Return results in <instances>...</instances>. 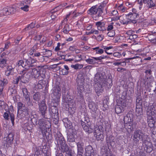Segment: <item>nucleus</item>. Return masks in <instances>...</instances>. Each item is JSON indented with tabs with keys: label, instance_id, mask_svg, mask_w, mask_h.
Here are the masks:
<instances>
[{
	"label": "nucleus",
	"instance_id": "nucleus-1",
	"mask_svg": "<svg viewBox=\"0 0 156 156\" xmlns=\"http://www.w3.org/2000/svg\"><path fill=\"white\" fill-rule=\"evenodd\" d=\"M55 139L56 142L57 146L59 147L62 152L66 153L65 156H73L71 154V150L69 149L64 138L60 132H58L55 135Z\"/></svg>",
	"mask_w": 156,
	"mask_h": 156
},
{
	"label": "nucleus",
	"instance_id": "nucleus-2",
	"mask_svg": "<svg viewBox=\"0 0 156 156\" xmlns=\"http://www.w3.org/2000/svg\"><path fill=\"white\" fill-rule=\"evenodd\" d=\"M38 127L43 136H45L47 139L51 137V135L49 132L51 130V123L48 118L41 119L38 122Z\"/></svg>",
	"mask_w": 156,
	"mask_h": 156
},
{
	"label": "nucleus",
	"instance_id": "nucleus-3",
	"mask_svg": "<svg viewBox=\"0 0 156 156\" xmlns=\"http://www.w3.org/2000/svg\"><path fill=\"white\" fill-rule=\"evenodd\" d=\"M141 139L144 143H148L150 141L149 136L147 134L143 133L141 130H136L134 131L133 138L134 144H137L139 143V140Z\"/></svg>",
	"mask_w": 156,
	"mask_h": 156
},
{
	"label": "nucleus",
	"instance_id": "nucleus-4",
	"mask_svg": "<svg viewBox=\"0 0 156 156\" xmlns=\"http://www.w3.org/2000/svg\"><path fill=\"white\" fill-rule=\"evenodd\" d=\"M101 6H94L88 11V14L91 15H97L98 17H102L103 15V11L102 10Z\"/></svg>",
	"mask_w": 156,
	"mask_h": 156
},
{
	"label": "nucleus",
	"instance_id": "nucleus-5",
	"mask_svg": "<svg viewBox=\"0 0 156 156\" xmlns=\"http://www.w3.org/2000/svg\"><path fill=\"white\" fill-rule=\"evenodd\" d=\"M67 99V98L66 99ZM67 100L65 99L66 102L67 103V105H66V108H68V110L69 113L71 117H72L73 115L76 112V104L74 102L73 100L71 99L69 100V101H67Z\"/></svg>",
	"mask_w": 156,
	"mask_h": 156
},
{
	"label": "nucleus",
	"instance_id": "nucleus-6",
	"mask_svg": "<svg viewBox=\"0 0 156 156\" xmlns=\"http://www.w3.org/2000/svg\"><path fill=\"white\" fill-rule=\"evenodd\" d=\"M39 109L42 116L44 118L43 119H45V115L47 113V106L45 103V101L42 100L41 102L38 104Z\"/></svg>",
	"mask_w": 156,
	"mask_h": 156
},
{
	"label": "nucleus",
	"instance_id": "nucleus-7",
	"mask_svg": "<svg viewBox=\"0 0 156 156\" xmlns=\"http://www.w3.org/2000/svg\"><path fill=\"white\" fill-rule=\"evenodd\" d=\"M28 70V68H25L20 72V74H22L20 77L22 79V82L23 83H26L29 80L30 78V76L28 75L27 73Z\"/></svg>",
	"mask_w": 156,
	"mask_h": 156
},
{
	"label": "nucleus",
	"instance_id": "nucleus-8",
	"mask_svg": "<svg viewBox=\"0 0 156 156\" xmlns=\"http://www.w3.org/2000/svg\"><path fill=\"white\" fill-rule=\"evenodd\" d=\"M14 136V133L11 132L8 134L7 137L4 138V140L5 141L7 146L10 147L13 144Z\"/></svg>",
	"mask_w": 156,
	"mask_h": 156
},
{
	"label": "nucleus",
	"instance_id": "nucleus-9",
	"mask_svg": "<svg viewBox=\"0 0 156 156\" xmlns=\"http://www.w3.org/2000/svg\"><path fill=\"white\" fill-rule=\"evenodd\" d=\"M49 112L51 117L53 119H56L58 117V110L57 107L51 106L49 109Z\"/></svg>",
	"mask_w": 156,
	"mask_h": 156
},
{
	"label": "nucleus",
	"instance_id": "nucleus-10",
	"mask_svg": "<svg viewBox=\"0 0 156 156\" xmlns=\"http://www.w3.org/2000/svg\"><path fill=\"white\" fill-rule=\"evenodd\" d=\"M61 88L59 87H56L52 94V97L54 100L56 101H58L61 96Z\"/></svg>",
	"mask_w": 156,
	"mask_h": 156
},
{
	"label": "nucleus",
	"instance_id": "nucleus-11",
	"mask_svg": "<svg viewBox=\"0 0 156 156\" xmlns=\"http://www.w3.org/2000/svg\"><path fill=\"white\" fill-rule=\"evenodd\" d=\"M94 136L96 137L97 140L98 141H102L104 138L103 132L100 130V129H95L94 133Z\"/></svg>",
	"mask_w": 156,
	"mask_h": 156
},
{
	"label": "nucleus",
	"instance_id": "nucleus-12",
	"mask_svg": "<svg viewBox=\"0 0 156 156\" xmlns=\"http://www.w3.org/2000/svg\"><path fill=\"white\" fill-rule=\"evenodd\" d=\"M81 124L84 130L88 134L92 133L93 131V129L92 127L86 124V123L82 120L81 122Z\"/></svg>",
	"mask_w": 156,
	"mask_h": 156
},
{
	"label": "nucleus",
	"instance_id": "nucleus-13",
	"mask_svg": "<svg viewBox=\"0 0 156 156\" xmlns=\"http://www.w3.org/2000/svg\"><path fill=\"white\" fill-rule=\"evenodd\" d=\"M105 76L101 73H98L95 74L94 79L97 83H102L105 80Z\"/></svg>",
	"mask_w": 156,
	"mask_h": 156
},
{
	"label": "nucleus",
	"instance_id": "nucleus-14",
	"mask_svg": "<svg viewBox=\"0 0 156 156\" xmlns=\"http://www.w3.org/2000/svg\"><path fill=\"white\" fill-rule=\"evenodd\" d=\"M75 134L72 129H69L68 131L67 136V140L69 142H73L75 141Z\"/></svg>",
	"mask_w": 156,
	"mask_h": 156
},
{
	"label": "nucleus",
	"instance_id": "nucleus-15",
	"mask_svg": "<svg viewBox=\"0 0 156 156\" xmlns=\"http://www.w3.org/2000/svg\"><path fill=\"white\" fill-rule=\"evenodd\" d=\"M29 69L31 70L30 71L31 73V74L34 76V77L37 79H38L39 80L41 78H43L42 77L40 74V72L35 68L30 69Z\"/></svg>",
	"mask_w": 156,
	"mask_h": 156
},
{
	"label": "nucleus",
	"instance_id": "nucleus-16",
	"mask_svg": "<svg viewBox=\"0 0 156 156\" xmlns=\"http://www.w3.org/2000/svg\"><path fill=\"white\" fill-rule=\"evenodd\" d=\"M77 147V156H82L83 147L84 145V143L82 141H80L76 143Z\"/></svg>",
	"mask_w": 156,
	"mask_h": 156
},
{
	"label": "nucleus",
	"instance_id": "nucleus-17",
	"mask_svg": "<svg viewBox=\"0 0 156 156\" xmlns=\"http://www.w3.org/2000/svg\"><path fill=\"white\" fill-rule=\"evenodd\" d=\"M43 78H41L40 79V80L39 81L37 84L36 86V87L38 89H42L43 87H45V90H47L48 89V88L46 86L47 85V84L46 85V81H42Z\"/></svg>",
	"mask_w": 156,
	"mask_h": 156
},
{
	"label": "nucleus",
	"instance_id": "nucleus-18",
	"mask_svg": "<svg viewBox=\"0 0 156 156\" xmlns=\"http://www.w3.org/2000/svg\"><path fill=\"white\" fill-rule=\"evenodd\" d=\"M9 114L12 123V125H13L14 123V115L13 113H10L9 111L8 112V113L5 112L3 114V117L6 120H8L9 119Z\"/></svg>",
	"mask_w": 156,
	"mask_h": 156
},
{
	"label": "nucleus",
	"instance_id": "nucleus-19",
	"mask_svg": "<svg viewBox=\"0 0 156 156\" xmlns=\"http://www.w3.org/2000/svg\"><path fill=\"white\" fill-rule=\"evenodd\" d=\"M30 53L31 55L37 57L40 62H43L44 60V57L43 56V54L41 55L40 52H34L33 51H31Z\"/></svg>",
	"mask_w": 156,
	"mask_h": 156
},
{
	"label": "nucleus",
	"instance_id": "nucleus-20",
	"mask_svg": "<svg viewBox=\"0 0 156 156\" xmlns=\"http://www.w3.org/2000/svg\"><path fill=\"white\" fill-rule=\"evenodd\" d=\"M155 108L154 110L153 108L151 109V108H148L147 112V118H154L155 115Z\"/></svg>",
	"mask_w": 156,
	"mask_h": 156
},
{
	"label": "nucleus",
	"instance_id": "nucleus-21",
	"mask_svg": "<svg viewBox=\"0 0 156 156\" xmlns=\"http://www.w3.org/2000/svg\"><path fill=\"white\" fill-rule=\"evenodd\" d=\"M62 121L64 122V126L66 128H69V129H71L73 128V126L72 122L69 120L67 118L63 119Z\"/></svg>",
	"mask_w": 156,
	"mask_h": 156
},
{
	"label": "nucleus",
	"instance_id": "nucleus-22",
	"mask_svg": "<svg viewBox=\"0 0 156 156\" xmlns=\"http://www.w3.org/2000/svg\"><path fill=\"white\" fill-rule=\"evenodd\" d=\"M96 25L98 29L101 31H103L106 30V28L105 27V23L104 22H101V21L98 22L96 23Z\"/></svg>",
	"mask_w": 156,
	"mask_h": 156
},
{
	"label": "nucleus",
	"instance_id": "nucleus-23",
	"mask_svg": "<svg viewBox=\"0 0 156 156\" xmlns=\"http://www.w3.org/2000/svg\"><path fill=\"white\" fill-rule=\"evenodd\" d=\"M86 153L88 154V155L93 156L94 155V151L92 147L90 145L87 146L85 148Z\"/></svg>",
	"mask_w": 156,
	"mask_h": 156
},
{
	"label": "nucleus",
	"instance_id": "nucleus-24",
	"mask_svg": "<svg viewBox=\"0 0 156 156\" xmlns=\"http://www.w3.org/2000/svg\"><path fill=\"white\" fill-rule=\"evenodd\" d=\"M88 107L92 111L95 112L97 109V106L95 103L93 101H90L88 103Z\"/></svg>",
	"mask_w": 156,
	"mask_h": 156
},
{
	"label": "nucleus",
	"instance_id": "nucleus-25",
	"mask_svg": "<svg viewBox=\"0 0 156 156\" xmlns=\"http://www.w3.org/2000/svg\"><path fill=\"white\" fill-rule=\"evenodd\" d=\"M126 17L128 19L130 20H135L139 17V14L138 13H133L132 12H130L129 14H126Z\"/></svg>",
	"mask_w": 156,
	"mask_h": 156
},
{
	"label": "nucleus",
	"instance_id": "nucleus-26",
	"mask_svg": "<svg viewBox=\"0 0 156 156\" xmlns=\"http://www.w3.org/2000/svg\"><path fill=\"white\" fill-rule=\"evenodd\" d=\"M8 83V80L4 78L3 80H0V93L3 90L4 87Z\"/></svg>",
	"mask_w": 156,
	"mask_h": 156
},
{
	"label": "nucleus",
	"instance_id": "nucleus-27",
	"mask_svg": "<svg viewBox=\"0 0 156 156\" xmlns=\"http://www.w3.org/2000/svg\"><path fill=\"white\" fill-rule=\"evenodd\" d=\"M21 90H22L23 96L24 99L30 97V92L28 91L27 88H22Z\"/></svg>",
	"mask_w": 156,
	"mask_h": 156
},
{
	"label": "nucleus",
	"instance_id": "nucleus-28",
	"mask_svg": "<svg viewBox=\"0 0 156 156\" xmlns=\"http://www.w3.org/2000/svg\"><path fill=\"white\" fill-rule=\"evenodd\" d=\"M78 90V97H79V98H81L82 97V92L84 90V87L83 86H77Z\"/></svg>",
	"mask_w": 156,
	"mask_h": 156
},
{
	"label": "nucleus",
	"instance_id": "nucleus-29",
	"mask_svg": "<svg viewBox=\"0 0 156 156\" xmlns=\"http://www.w3.org/2000/svg\"><path fill=\"white\" fill-rule=\"evenodd\" d=\"M154 118H147V122L148 123L149 126L151 128L155 126V121H154Z\"/></svg>",
	"mask_w": 156,
	"mask_h": 156
},
{
	"label": "nucleus",
	"instance_id": "nucleus-30",
	"mask_svg": "<svg viewBox=\"0 0 156 156\" xmlns=\"http://www.w3.org/2000/svg\"><path fill=\"white\" fill-rule=\"evenodd\" d=\"M20 112L21 113L20 115L21 114L22 116L23 117L29 114V109L27 107H24V108H23L22 110H21L20 111H18V112Z\"/></svg>",
	"mask_w": 156,
	"mask_h": 156
},
{
	"label": "nucleus",
	"instance_id": "nucleus-31",
	"mask_svg": "<svg viewBox=\"0 0 156 156\" xmlns=\"http://www.w3.org/2000/svg\"><path fill=\"white\" fill-rule=\"evenodd\" d=\"M65 25L64 28L62 30V31L66 34H67L69 33V32L71 30L69 24L65 22V23H64L62 25Z\"/></svg>",
	"mask_w": 156,
	"mask_h": 156
},
{
	"label": "nucleus",
	"instance_id": "nucleus-32",
	"mask_svg": "<svg viewBox=\"0 0 156 156\" xmlns=\"http://www.w3.org/2000/svg\"><path fill=\"white\" fill-rule=\"evenodd\" d=\"M101 83H97L94 85L95 90L97 92H101L103 90L102 85L101 84Z\"/></svg>",
	"mask_w": 156,
	"mask_h": 156
},
{
	"label": "nucleus",
	"instance_id": "nucleus-33",
	"mask_svg": "<svg viewBox=\"0 0 156 156\" xmlns=\"http://www.w3.org/2000/svg\"><path fill=\"white\" fill-rule=\"evenodd\" d=\"M23 101L25 105H27L28 106H33V103L30 97L24 98Z\"/></svg>",
	"mask_w": 156,
	"mask_h": 156
},
{
	"label": "nucleus",
	"instance_id": "nucleus-34",
	"mask_svg": "<svg viewBox=\"0 0 156 156\" xmlns=\"http://www.w3.org/2000/svg\"><path fill=\"white\" fill-rule=\"evenodd\" d=\"M33 99L36 101H38L41 99L40 93L39 92H37L35 93L33 96Z\"/></svg>",
	"mask_w": 156,
	"mask_h": 156
},
{
	"label": "nucleus",
	"instance_id": "nucleus-35",
	"mask_svg": "<svg viewBox=\"0 0 156 156\" xmlns=\"http://www.w3.org/2000/svg\"><path fill=\"white\" fill-rule=\"evenodd\" d=\"M123 107H121L120 105H116L115 108V111L117 114L121 113L122 111H123Z\"/></svg>",
	"mask_w": 156,
	"mask_h": 156
},
{
	"label": "nucleus",
	"instance_id": "nucleus-36",
	"mask_svg": "<svg viewBox=\"0 0 156 156\" xmlns=\"http://www.w3.org/2000/svg\"><path fill=\"white\" fill-rule=\"evenodd\" d=\"M121 19V20L123 24H127L129 23L130 20L128 19V17H126V15L124 16Z\"/></svg>",
	"mask_w": 156,
	"mask_h": 156
},
{
	"label": "nucleus",
	"instance_id": "nucleus-37",
	"mask_svg": "<svg viewBox=\"0 0 156 156\" xmlns=\"http://www.w3.org/2000/svg\"><path fill=\"white\" fill-rule=\"evenodd\" d=\"M71 12H70L69 14H67L66 16V17L64 19V20L62 21L61 23L60 24V25L59 26V29L58 30H59L60 29L62 28V25L63 24V23H64V24L65 23V22H66V23H67L68 21V19L67 18H68L70 15L71 14Z\"/></svg>",
	"mask_w": 156,
	"mask_h": 156
},
{
	"label": "nucleus",
	"instance_id": "nucleus-38",
	"mask_svg": "<svg viewBox=\"0 0 156 156\" xmlns=\"http://www.w3.org/2000/svg\"><path fill=\"white\" fill-rule=\"evenodd\" d=\"M57 8V7L55 8L54 9H52L50 11L51 12L52 14L51 16V17L52 19H55L56 17L60 13H56L57 12V11H55V9H56Z\"/></svg>",
	"mask_w": 156,
	"mask_h": 156
},
{
	"label": "nucleus",
	"instance_id": "nucleus-39",
	"mask_svg": "<svg viewBox=\"0 0 156 156\" xmlns=\"http://www.w3.org/2000/svg\"><path fill=\"white\" fill-rule=\"evenodd\" d=\"M16 66L18 67L21 66L24 69L25 68V67L26 66V65L24 64V62L23 60H20L17 62Z\"/></svg>",
	"mask_w": 156,
	"mask_h": 156
},
{
	"label": "nucleus",
	"instance_id": "nucleus-40",
	"mask_svg": "<svg viewBox=\"0 0 156 156\" xmlns=\"http://www.w3.org/2000/svg\"><path fill=\"white\" fill-rule=\"evenodd\" d=\"M40 44L38 43H36L33 47L32 49L30 50L31 51H33L34 52H35L36 50H37L38 48L40 46Z\"/></svg>",
	"mask_w": 156,
	"mask_h": 156
},
{
	"label": "nucleus",
	"instance_id": "nucleus-41",
	"mask_svg": "<svg viewBox=\"0 0 156 156\" xmlns=\"http://www.w3.org/2000/svg\"><path fill=\"white\" fill-rule=\"evenodd\" d=\"M24 59L26 61V63H27V65H29L28 66L29 68L32 67L33 66L30 65L32 64V62H31L32 58H30L28 59L24 58Z\"/></svg>",
	"mask_w": 156,
	"mask_h": 156
},
{
	"label": "nucleus",
	"instance_id": "nucleus-42",
	"mask_svg": "<svg viewBox=\"0 0 156 156\" xmlns=\"http://www.w3.org/2000/svg\"><path fill=\"white\" fill-rule=\"evenodd\" d=\"M20 80L22 82V79L20 76H16L13 81L12 83L15 84H18Z\"/></svg>",
	"mask_w": 156,
	"mask_h": 156
},
{
	"label": "nucleus",
	"instance_id": "nucleus-43",
	"mask_svg": "<svg viewBox=\"0 0 156 156\" xmlns=\"http://www.w3.org/2000/svg\"><path fill=\"white\" fill-rule=\"evenodd\" d=\"M84 79H77V86H83Z\"/></svg>",
	"mask_w": 156,
	"mask_h": 156
},
{
	"label": "nucleus",
	"instance_id": "nucleus-44",
	"mask_svg": "<svg viewBox=\"0 0 156 156\" xmlns=\"http://www.w3.org/2000/svg\"><path fill=\"white\" fill-rule=\"evenodd\" d=\"M6 60V59H0V66L3 68L5 66Z\"/></svg>",
	"mask_w": 156,
	"mask_h": 156
},
{
	"label": "nucleus",
	"instance_id": "nucleus-45",
	"mask_svg": "<svg viewBox=\"0 0 156 156\" xmlns=\"http://www.w3.org/2000/svg\"><path fill=\"white\" fill-rule=\"evenodd\" d=\"M147 3L149 8H151L156 6L155 4L153 2L152 0H148Z\"/></svg>",
	"mask_w": 156,
	"mask_h": 156
},
{
	"label": "nucleus",
	"instance_id": "nucleus-46",
	"mask_svg": "<svg viewBox=\"0 0 156 156\" xmlns=\"http://www.w3.org/2000/svg\"><path fill=\"white\" fill-rule=\"evenodd\" d=\"M2 13L4 16H8L10 15L8 8L3 9L2 10Z\"/></svg>",
	"mask_w": 156,
	"mask_h": 156
},
{
	"label": "nucleus",
	"instance_id": "nucleus-47",
	"mask_svg": "<svg viewBox=\"0 0 156 156\" xmlns=\"http://www.w3.org/2000/svg\"><path fill=\"white\" fill-rule=\"evenodd\" d=\"M112 46H109L108 47H105L104 48V49L105 50V52L108 55H112V52H108V51L111 49L112 48Z\"/></svg>",
	"mask_w": 156,
	"mask_h": 156
},
{
	"label": "nucleus",
	"instance_id": "nucleus-48",
	"mask_svg": "<svg viewBox=\"0 0 156 156\" xmlns=\"http://www.w3.org/2000/svg\"><path fill=\"white\" fill-rule=\"evenodd\" d=\"M17 105L18 107V111H20L21 110L23 109V108H24V107H26L25 105L23 104L21 102H18Z\"/></svg>",
	"mask_w": 156,
	"mask_h": 156
},
{
	"label": "nucleus",
	"instance_id": "nucleus-49",
	"mask_svg": "<svg viewBox=\"0 0 156 156\" xmlns=\"http://www.w3.org/2000/svg\"><path fill=\"white\" fill-rule=\"evenodd\" d=\"M71 66L74 68L75 69H81L83 67V65H79L78 64H76L75 65H72Z\"/></svg>",
	"mask_w": 156,
	"mask_h": 156
},
{
	"label": "nucleus",
	"instance_id": "nucleus-50",
	"mask_svg": "<svg viewBox=\"0 0 156 156\" xmlns=\"http://www.w3.org/2000/svg\"><path fill=\"white\" fill-rule=\"evenodd\" d=\"M94 50L96 49V53L102 54L104 52V50L102 49H100L99 47L94 48Z\"/></svg>",
	"mask_w": 156,
	"mask_h": 156
},
{
	"label": "nucleus",
	"instance_id": "nucleus-51",
	"mask_svg": "<svg viewBox=\"0 0 156 156\" xmlns=\"http://www.w3.org/2000/svg\"><path fill=\"white\" fill-rule=\"evenodd\" d=\"M125 127L128 129H130V130H132L133 129V123L131 122H128L126 123L125 125Z\"/></svg>",
	"mask_w": 156,
	"mask_h": 156
},
{
	"label": "nucleus",
	"instance_id": "nucleus-52",
	"mask_svg": "<svg viewBox=\"0 0 156 156\" xmlns=\"http://www.w3.org/2000/svg\"><path fill=\"white\" fill-rule=\"evenodd\" d=\"M86 62L88 63L89 64H92L93 63H96L95 60L94 58L90 59L89 58L85 60Z\"/></svg>",
	"mask_w": 156,
	"mask_h": 156
},
{
	"label": "nucleus",
	"instance_id": "nucleus-53",
	"mask_svg": "<svg viewBox=\"0 0 156 156\" xmlns=\"http://www.w3.org/2000/svg\"><path fill=\"white\" fill-rule=\"evenodd\" d=\"M8 9L10 14H14L16 11V9L14 7H9Z\"/></svg>",
	"mask_w": 156,
	"mask_h": 156
},
{
	"label": "nucleus",
	"instance_id": "nucleus-54",
	"mask_svg": "<svg viewBox=\"0 0 156 156\" xmlns=\"http://www.w3.org/2000/svg\"><path fill=\"white\" fill-rule=\"evenodd\" d=\"M35 23H32L29 25L27 27H26L25 29L26 30H28L31 29L35 27Z\"/></svg>",
	"mask_w": 156,
	"mask_h": 156
},
{
	"label": "nucleus",
	"instance_id": "nucleus-55",
	"mask_svg": "<svg viewBox=\"0 0 156 156\" xmlns=\"http://www.w3.org/2000/svg\"><path fill=\"white\" fill-rule=\"evenodd\" d=\"M136 112L138 115L142 114L143 113L142 108L136 109Z\"/></svg>",
	"mask_w": 156,
	"mask_h": 156
},
{
	"label": "nucleus",
	"instance_id": "nucleus-56",
	"mask_svg": "<svg viewBox=\"0 0 156 156\" xmlns=\"http://www.w3.org/2000/svg\"><path fill=\"white\" fill-rule=\"evenodd\" d=\"M115 35V33L114 30H112L108 32L107 33V35L110 37H113Z\"/></svg>",
	"mask_w": 156,
	"mask_h": 156
},
{
	"label": "nucleus",
	"instance_id": "nucleus-57",
	"mask_svg": "<svg viewBox=\"0 0 156 156\" xmlns=\"http://www.w3.org/2000/svg\"><path fill=\"white\" fill-rule=\"evenodd\" d=\"M113 56L115 57H117V58H120L122 57V54L119 52H115L113 54Z\"/></svg>",
	"mask_w": 156,
	"mask_h": 156
},
{
	"label": "nucleus",
	"instance_id": "nucleus-58",
	"mask_svg": "<svg viewBox=\"0 0 156 156\" xmlns=\"http://www.w3.org/2000/svg\"><path fill=\"white\" fill-rule=\"evenodd\" d=\"M46 51H47V52L46 53L44 54H43V55H47L46 56V57H50L52 55V52L51 51V50H45Z\"/></svg>",
	"mask_w": 156,
	"mask_h": 156
},
{
	"label": "nucleus",
	"instance_id": "nucleus-59",
	"mask_svg": "<svg viewBox=\"0 0 156 156\" xmlns=\"http://www.w3.org/2000/svg\"><path fill=\"white\" fill-rule=\"evenodd\" d=\"M153 81V79L150 76H149L148 77H147V79L146 80V82H147V83L148 84L149 83H150L151 82H152Z\"/></svg>",
	"mask_w": 156,
	"mask_h": 156
},
{
	"label": "nucleus",
	"instance_id": "nucleus-60",
	"mask_svg": "<svg viewBox=\"0 0 156 156\" xmlns=\"http://www.w3.org/2000/svg\"><path fill=\"white\" fill-rule=\"evenodd\" d=\"M113 23H112L108 25L107 28V30L108 31L111 30L113 28Z\"/></svg>",
	"mask_w": 156,
	"mask_h": 156
},
{
	"label": "nucleus",
	"instance_id": "nucleus-61",
	"mask_svg": "<svg viewBox=\"0 0 156 156\" xmlns=\"http://www.w3.org/2000/svg\"><path fill=\"white\" fill-rule=\"evenodd\" d=\"M152 71L151 69L146 70L145 71V73L146 74V76L147 77L149 76L151 74Z\"/></svg>",
	"mask_w": 156,
	"mask_h": 156
},
{
	"label": "nucleus",
	"instance_id": "nucleus-62",
	"mask_svg": "<svg viewBox=\"0 0 156 156\" xmlns=\"http://www.w3.org/2000/svg\"><path fill=\"white\" fill-rule=\"evenodd\" d=\"M82 120L83 121V122H85L86 123V124H87L89 126V122L90 121L88 117H84V119L83 120H81V121Z\"/></svg>",
	"mask_w": 156,
	"mask_h": 156
},
{
	"label": "nucleus",
	"instance_id": "nucleus-63",
	"mask_svg": "<svg viewBox=\"0 0 156 156\" xmlns=\"http://www.w3.org/2000/svg\"><path fill=\"white\" fill-rule=\"evenodd\" d=\"M61 72H62V74L63 75H67L69 73V71H68L64 69H62L61 70Z\"/></svg>",
	"mask_w": 156,
	"mask_h": 156
},
{
	"label": "nucleus",
	"instance_id": "nucleus-64",
	"mask_svg": "<svg viewBox=\"0 0 156 156\" xmlns=\"http://www.w3.org/2000/svg\"><path fill=\"white\" fill-rule=\"evenodd\" d=\"M40 155L41 154H40L39 151L37 150L35 152V154H32L30 156H40Z\"/></svg>",
	"mask_w": 156,
	"mask_h": 156
}]
</instances>
